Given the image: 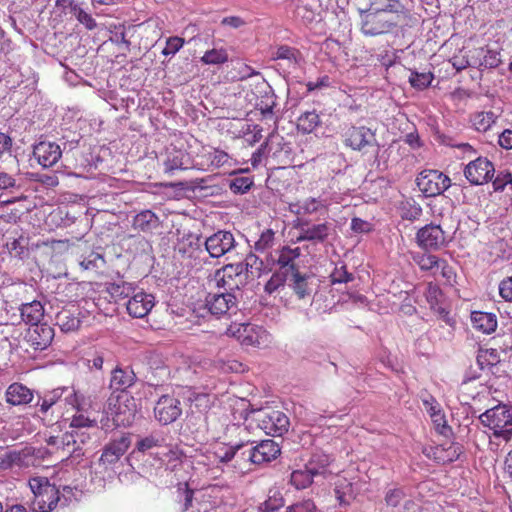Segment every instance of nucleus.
Here are the masks:
<instances>
[{
  "label": "nucleus",
  "instance_id": "nucleus-39",
  "mask_svg": "<svg viewBox=\"0 0 512 512\" xmlns=\"http://www.w3.org/2000/svg\"><path fill=\"white\" fill-rule=\"evenodd\" d=\"M159 219L151 210H144L133 218V228L142 232H151L157 228Z\"/></svg>",
  "mask_w": 512,
  "mask_h": 512
},
{
  "label": "nucleus",
  "instance_id": "nucleus-35",
  "mask_svg": "<svg viewBox=\"0 0 512 512\" xmlns=\"http://www.w3.org/2000/svg\"><path fill=\"white\" fill-rule=\"evenodd\" d=\"M334 493L339 504L344 506L350 505L356 497L353 483L345 477H339L337 479Z\"/></svg>",
  "mask_w": 512,
  "mask_h": 512
},
{
  "label": "nucleus",
  "instance_id": "nucleus-18",
  "mask_svg": "<svg viewBox=\"0 0 512 512\" xmlns=\"http://www.w3.org/2000/svg\"><path fill=\"white\" fill-rule=\"evenodd\" d=\"M131 444L129 435L122 434L117 438L111 439L102 450L99 463L105 467L117 463L127 452Z\"/></svg>",
  "mask_w": 512,
  "mask_h": 512
},
{
  "label": "nucleus",
  "instance_id": "nucleus-15",
  "mask_svg": "<svg viewBox=\"0 0 512 512\" xmlns=\"http://www.w3.org/2000/svg\"><path fill=\"white\" fill-rule=\"evenodd\" d=\"M295 227L299 230V235L296 238L297 242L323 243L332 231V225L328 222L311 224L308 220H300Z\"/></svg>",
  "mask_w": 512,
  "mask_h": 512
},
{
  "label": "nucleus",
  "instance_id": "nucleus-17",
  "mask_svg": "<svg viewBox=\"0 0 512 512\" xmlns=\"http://www.w3.org/2000/svg\"><path fill=\"white\" fill-rule=\"evenodd\" d=\"M235 238L230 231L219 230L204 241L205 251L212 258H220L235 247Z\"/></svg>",
  "mask_w": 512,
  "mask_h": 512
},
{
  "label": "nucleus",
  "instance_id": "nucleus-8",
  "mask_svg": "<svg viewBox=\"0 0 512 512\" xmlns=\"http://www.w3.org/2000/svg\"><path fill=\"white\" fill-rule=\"evenodd\" d=\"M77 435L74 433H63L58 436H50L46 439L48 447H43L46 453L43 455V461L52 455H56L60 461L66 460L72 456H81Z\"/></svg>",
  "mask_w": 512,
  "mask_h": 512
},
{
  "label": "nucleus",
  "instance_id": "nucleus-28",
  "mask_svg": "<svg viewBox=\"0 0 512 512\" xmlns=\"http://www.w3.org/2000/svg\"><path fill=\"white\" fill-rule=\"evenodd\" d=\"M229 160L226 152L219 149L204 150L196 157V166L204 171L224 166Z\"/></svg>",
  "mask_w": 512,
  "mask_h": 512
},
{
  "label": "nucleus",
  "instance_id": "nucleus-9",
  "mask_svg": "<svg viewBox=\"0 0 512 512\" xmlns=\"http://www.w3.org/2000/svg\"><path fill=\"white\" fill-rule=\"evenodd\" d=\"M416 184L426 197H436L451 186V179L439 170L425 169L417 175Z\"/></svg>",
  "mask_w": 512,
  "mask_h": 512
},
{
  "label": "nucleus",
  "instance_id": "nucleus-46",
  "mask_svg": "<svg viewBox=\"0 0 512 512\" xmlns=\"http://www.w3.org/2000/svg\"><path fill=\"white\" fill-rule=\"evenodd\" d=\"M56 321L60 329L64 332L75 331L80 326V320L69 310L60 311L56 315Z\"/></svg>",
  "mask_w": 512,
  "mask_h": 512
},
{
  "label": "nucleus",
  "instance_id": "nucleus-58",
  "mask_svg": "<svg viewBox=\"0 0 512 512\" xmlns=\"http://www.w3.org/2000/svg\"><path fill=\"white\" fill-rule=\"evenodd\" d=\"M72 14L86 27V29L93 30L96 28L97 24L95 19L89 13L85 12L79 5H77V7H73Z\"/></svg>",
  "mask_w": 512,
  "mask_h": 512
},
{
  "label": "nucleus",
  "instance_id": "nucleus-33",
  "mask_svg": "<svg viewBox=\"0 0 512 512\" xmlns=\"http://www.w3.org/2000/svg\"><path fill=\"white\" fill-rule=\"evenodd\" d=\"M20 314L22 320L26 324L38 325L42 324V320L45 315L44 306L40 301L33 300L28 303H24L20 307Z\"/></svg>",
  "mask_w": 512,
  "mask_h": 512
},
{
  "label": "nucleus",
  "instance_id": "nucleus-23",
  "mask_svg": "<svg viewBox=\"0 0 512 512\" xmlns=\"http://www.w3.org/2000/svg\"><path fill=\"white\" fill-rule=\"evenodd\" d=\"M417 243L425 250H438L446 243L445 233L439 225L429 224L416 235Z\"/></svg>",
  "mask_w": 512,
  "mask_h": 512
},
{
  "label": "nucleus",
  "instance_id": "nucleus-6",
  "mask_svg": "<svg viewBox=\"0 0 512 512\" xmlns=\"http://www.w3.org/2000/svg\"><path fill=\"white\" fill-rule=\"evenodd\" d=\"M225 334L247 347H265L270 342V334L262 326L252 323H232Z\"/></svg>",
  "mask_w": 512,
  "mask_h": 512
},
{
  "label": "nucleus",
  "instance_id": "nucleus-59",
  "mask_svg": "<svg viewBox=\"0 0 512 512\" xmlns=\"http://www.w3.org/2000/svg\"><path fill=\"white\" fill-rule=\"evenodd\" d=\"M317 507L312 499H302L286 507L285 512H316Z\"/></svg>",
  "mask_w": 512,
  "mask_h": 512
},
{
  "label": "nucleus",
  "instance_id": "nucleus-64",
  "mask_svg": "<svg viewBox=\"0 0 512 512\" xmlns=\"http://www.w3.org/2000/svg\"><path fill=\"white\" fill-rule=\"evenodd\" d=\"M499 295L507 302H512V275L499 284Z\"/></svg>",
  "mask_w": 512,
  "mask_h": 512
},
{
  "label": "nucleus",
  "instance_id": "nucleus-42",
  "mask_svg": "<svg viewBox=\"0 0 512 512\" xmlns=\"http://www.w3.org/2000/svg\"><path fill=\"white\" fill-rule=\"evenodd\" d=\"M476 360L480 369H491L500 362V354L494 348H480Z\"/></svg>",
  "mask_w": 512,
  "mask_h": 512
},
{
  "label": "nucleus",
  "instance_id": "nucleus-19",
  "mask_svg": "<svg viewBox=\"0 0 512 512\" xmlns=\"http://www.w3.org/2000/svg\"><path fill=\"white\" fill-rule=\"evenodd\" d=\"M206 307L212 315L217 317L230 315L237 310V298L233 293L225 291L210 293L206 297Z\"/></svg>",
  "mask_w": 512,
  "mask_h": 512
},
{
  "label": "nucleus",
  "instance_id": "nucleus-11",
  "mask_svg": "<svg viewBox=\"0 0 512 512\" xmlns=\"http://www.w3.org/2000/svg\"><path fill=\"white\" fill-rule=\"evenodd\" d=\"M203 245L200 235L183 234L175 245V251L183 261H187V265L195 266L201 262V256L204 254Z\"/></svg>",
  "mask_w": 512,
  "mask_h": 512
},
{
  "label": "nucleus",
  "instance_id": "nucleus-7",
  "mask_svg": "<svg viewBox=\"0 0 512 512\" xmlns=\"http://www.w3.org/2000/svg\"><path fill=\"white\" fill-rule=\"evenodd\" d=\"M108 413L116 426H130L136 415V403L133 396L122 393L108 399Z\"/></svg>",
  "mask_w": 512,
  "mask_h": 512
},
{
  "label": "nucleus",
  "instance_id": "nucleus-25",
  "mask_svg": "<svg viewBox=\"0 0 512 512\" xmlns=\"http://www.w3.org/2000/svg\"><path fill=\"white\" fill-rule=\"evenodd\" d=\"M33 156L42 167L49 168L59 161L62 151L54 142L41 141L34 146Z\"/></svg>",
  "mask_w": 512,
  "mask_h": 512
},
{
  "label": "nucleus",
  "instance_id": "nucleus-31",
  "mask_svg": "<svg viewBox=\"0 0 512 512\" xmlns=\"http://www.w3.org/2000/svg\"><path fill=\"white\" fill-rule=\"evenodd\" d=\"M33 391L22 383L10 384L5 392V400L12 406L26 405L33 400Z\"/></svg>",
  "mask_w": 512,
  "mask_h": 512
},
{
  "label": "nucleus",
  "instance_id": "nucleus-40",
  "mask_svg": "<svg viewBox=\"0 0 512 512\" xmlns=\"http://www.w3.org/2000/svg\"><path fill=\"white\" fill-rule=\"evenodd\" d=\"M321 124L319 114L313 111H306L297 118V130L302 134H310Z\"/></svg>",
  "mask_w": 512,
  "mask_h": 512
},
{
  "label": "nucleus",
  "instance_id": "nucleus-63",
  "mask_svg": "<svg viewBox=\"0 0 512 512\" xmlns=\"http://www.w3.org/2000/svg\"><path fill=\"white\" fill-rule=\"evenodd\" d=\"M508 184H512V173L509 171H500L493 181L495 191H503Z\"/></svg>",
  "mask_w": 512,
  "mask_h": 512
},
{
  "label": "nucleus",
  "instance_id": "nucleus-45",
  "mask_svg": "<svg viewBox=\"0 0 512 512\" xmlns=\"http://www.w3.org/2000/svg\"><path fill=\"white\" fill-rule=\"evenodd\" d=\"M228 60V52L223 47L207 50L200 58V61L205 65H222L228 62Z\"/></svg>",
  "mask_w": 512,
  "mask_h": 512
},
{
  "label": "nucleus",
  "instance_id": "nucleus-29",
  "mask_svg": "<svg viewBox=\"0 0 512 512\" xmlns=\"http://www.w3.org/2000/svg\"><path fill=\"white\" fill-rule=\"evenodd\" d=\"M9 236L6 241V248L13 257L24 259L29 254V238L20 230L8 232Z\"/></svg>",
  "mask_w": 512,
  "mask_h": 512
},
{
  "label": "nucleus",
  "instance_id": "nucleus-12",
  "mask_svg": "<svg viewBox=\"0 0 512 512\" xmlns=\"http://www.w3.org/2000/svg\"><path fill=\"white\" fill-rule=\"evenodd\" d=\"M54 338V329L47 323L30 326L23 338L25 349L33 351H42L50 346Z\"/></svg>",
  "mask_w": 512,
  "mask_h": 512
},
{
  "label": "nucleus",
  "instance_id": "nucleus-49",
  "mask_svg": "<svg viewBox=\"0 0 512 512\" xmlns=\"http://www.w3.org/2000/svg\"><path fill=\"white\" fill-rule=\"evenodd\" d=\"M433 79L434 76L431 72H412L409 76V82L411 86L418 90L427 88Z\"/></svg>",
  "mask_w": 512,
  "mask_h": 512
},
{
  "label": "nucleus",
  "instance_id": "nucleus-24",
  "mask_svg": "<svg viewBox=\"0 0 512 512\" xmlns=\"http://www.w3.org/2000/svg\"><path fill=\"white\" fill-rule=\"evenodd\" d=\"M328 464L327 457H325L324 463L319 467H316L314 460H311L304 470H295L291 473L290 483L297 489H305L312 484L315 476L325 473Z\"/></svg>",
  "mask_w": 512,
  "mask_h": 512
},
{
  "label": "nucleus",
  "instance_id": "nucleus-4",
  "mask_svg": "<svg viewBox=\"0 0 512 512\" xmlns=\"http://www.w3.org/2000/svg\"><path fill=\"white\" fill-rule=\"evenodd\" d=\"M33 493L31 509L33 512H51L60 500L59 489L46 477H33L29 480Z\"/></svg>",
  "mask_w": 512,
  "mask_h": 512
},
{
  "label": "nucleus",
  "instance_id": "nucleus-38",
  "mask_svg": "<svg viewBox=\"0 0 512 512\" xmlns=\"http://www.w3.org/2000/svg\"><path fill=\"white\" fill-rule=\"evenodd\" d=\"M498 118L499 114L493 111H479L471 115L470 121L476 131L485 133L491 129Z\"/></svg>",
  "mask_w": 512,
  "mask_h": 512
},
{
  "label": "nucleus",
  "instance_id": "nucleus-52",
  "mask_svg": "<svg viewBox=\"0 0 512 512\" xmlns=\"http://www.w3.org/2000/svg\"><path fill=\"white\" fill-rule=\"evenodd\" d=\"M274 59H283L288 60L293 63L298 62V56L300 55V52L293 47L287 46V45H281L277 47L276 51L273 54Z\"/></svg>",
  "mask_w": 512,
  "mask_h": 512
},
{
  "label": "nucleus",
  "instance_id": "nucleus-21",
  "mask_svg": "<svg viewBox=\"0 0 512 512\" xmlns=\"http://www.w3.org/2000/svg\"><path fill=\"white\" fill-rule=\"evenodd\" d=\"M346 147L361 151L372 144L374 133L366 126H349L342 134Z\"/></svg>",
  "mask_w": 512,
  "mask_h": 512
},
{
  "label": "nucleus",
  "instance_id": "nucleus-13",
  "mask_svg": "<svg viewBox=\"0 0 512 512\" xmlns=\"http://www.w3.org/2000/svg\"><path fill=\"white\" fill-rule=\"evenodd\" d=\"M494 173V165L486 157H478L470 161L464 169L465 178L473 185H482L489 182Z\"/></svg>",
  "mask_w": 512,
  "mask_h": 512
},
{
  "label": "nucleus",
  "instance_id": "nucleus-14",
  "mask_svg": "<svg viewBox=\"0 0 512 512\" xmlns=\"http://www.w3.org/2000/svg\"><path fill=\"white\" fill-rule=\"evenodd\" d=\"M289 419L278 410L264 411L259 414L258 425L267 435L282 436L289 428Z\"/></svg>",
  "mask_w": 512,
  "mask_h": 512
},
{
  "label": "nucleus",
  "instance_id": "nucleus-41",
  "mask_svg": "<svg viewBox=\"0 0 512 512\" xmlns=\"http://www.w3.org/2000/svg\"><path fill=\"white\" fill-rule=\"evenodd\" d=\"M186 169H188V155L181 150L170 153L164 161L165 173L172 174L176 170Z\"/></svg>",
  "mask_w": 512,
  "mask_h": 512
},
{
  "label": "nucleus",
  "instance_id": "nucleus-34",
  "mask_svg": "<svg viewBox=\"0 0 512 512\" xmlns=\"http://www.w3.org/2000/svg\"><path fill=\"white\" fill-rule=\"evenodd\" d=\"M412 259L421 271L429 272L435 278L438 277L439 269L445 260L444 258L425 252L414 254Z\"/></svg>",
  "mask_w": 512,
  "mask_h": 512
},
{
  "label": "nucleus",
  "instance_id": "nucleus-43",
  "mask_svg": "<svg viewBox=\"0 0 512 512\" xmlns=\"http://www.w3.org/2000/svg\"><path fill=\"white\" fill-rule=\"evenodd\" d=\"M105 265L106 260L104 256L94 251L80 261V266L83 270L91 271L96 274L101 273Z\"/></svg>",
  "mask_w": 512,
  "mask_h": 512
},
{
  "label": "nucleus",
  "instance_id": "nucleus-20",
  "mask_svg": "<svg viewBox=\"0 0 512 512\" xmlns=\"http://www.w3.org/2000/svg\"><path fill=\"white\" fill-rule=\"evenodd\" d=\"M181 413L180 401L170 395L161 396L154 407L155 418L163 425L176 421Z\"/></svg>",
  "mask_w": 512,
  "mask_h": 512
},
{
  "label": "nucleus",
  "instance_id": "nucleus-27",
  "mask_svg": "<svg viewBox=\"0 0 512 512\" xmlns=\"http://www.w3.org/2000/svg\"><path fill=\"white\" fill-rule=\"evenodd\" d=\"M280 454V448L273 440H263L247 454L248 460L253 464H262L274 460Z\"/></svg>",
  "mask_w": 512,
  "mask_h": 512
},
{
  "label": "nucleus",
  "instance_id": "nucleus-61",
  "mask_svg": "<svg viewBox=\"0 0 512 512\" xmlns=\"http://www.w3.org/2000/svg\"><path fill=\"white\" fill-rule=\"evenodd\" d=\"M185 44V40L178 36L169 37L166 40V46L162 50V54L165 56L176 54Z\"/></svg>",
  "mask_w": 512,
  "mask_h": 512
},
{
  "label": "nucleus",
  "instance_id": "nucleus-56",
  "mask_svg": "<svg viewBox=\"0 0 512 512\" xmlns=\"http://www.w3.org/2000/svg\"><path fill=\"white\" fill-rule=\"evenodd\" d=\"M439 276L443 279V283L445 285L453 286L454 283H456V271L454 267L451 266L446 259L444 260L439 269L438 277Z\"/></svg>",
  "mask_w": 512,
  "mask_h": 512
},
{
  "label": "nucleus",
  "instance_id": "nucleus-54",
  "mask_svg": "<svg viewBox=\"0 0 512 512\" xmlns=\"http://www.w3.org/2000/svg\"><path fill=\"white\" fill-rule=\"evenodd\" d=\"M425 297L431 309H436L442 298V291L435 283L430 282L425 291Z\"/></svg>",
  "mask_w": 512,
  "mask_h": 512
},
{
  "label": "nucleus",
  "instance_id": "nucleus-36",
  "mask_svg": "<svg viewBox=\"0 0 512 512\" xmlns=\"http://www.w3.org/2000/svg\"><path fill=\"white\" fill-rule=\"evenodd\" d=\"M134 288L130 283L121 281L119 283H109L106 286L104 293L106 294L105 299L109 298V301L118 303L134 293Z\"/></svg>",
  "mask_w": 512,
  "mask_h": 512
},
{
  "label": "nucleus",
  "instance_id": "nucleus-10",
  "mask_svg": "<svg viewBox=\"0 0 512 512\" xmlns=\"http://www.w3.org/2000/svg\"><path fill=\"white\" fill-rule=\"evenodd\" d=\"M247 278L246 266L243 263L225 265L215 273L217 286L230 293L240 290L246 284Z\"/></svg>",
  "mask_w": 512,
  "mask_h": 512
},
{
  "label": "nucleus",
  "instance_id": "nucleus-50",
  "mask_svg": "<svg viewBox=\"0 0 512 512\" xmlns=\"http://www.w3.org/2000/svg\"><path fill=\"white\" fill-rule=\"evenodd\" d=\"M287 278L288 275L285 272H282L280 270L274 272L264 286L265 292H267L268 294L274 293L280 287L284 286Z\"/></svg>",
  "mask_w": 512,
  "mask_h": 512
},
{
  "label": "nucleus",
  "instance_id": "nucleus-3",
  "mask_svg": "<svg viewBox=\"0 0 512 512\" xmlns=\"http://www.w3.org/2000/svg\"><path fill=\"white\" fill-rule=\"evenodd\" d=\"M483 426L493 431V436L505 442L512 440V405L498 404L479 416Z\"/></svg>",
  "mask_w": 512,
  "mask_h": 512
},
{
  "label": "nucleus",
  "instance_id": "nucleus-2",
  "mask_svg": "<svg viewBox=\"0 0 512 512\" xmlns=\"http://www.w3.org/2000/svg\"><path fill=\"white\" fill-rule=\"evenodd\" d=\"M384 9L364 10L360 13V30L365 36H379L393 32L398 26V14L404 9L400 2L387 4Z\"/></svg>",
  "mask_w": 512,
  "mask_h": 512
},
{
  "label": "nucleus",
  "instance_id": "nucleus-30",
  "mask_svg": "<svg viewBox=\"0 0 512 512\" xmlns=\"http://www.w3.org/2000/svg\"><path fill=\"white\" fill-rule=\"evenodd\" d=\"M247 442H239L235 444H227L221 441H216L210 446L209 453L218 463L226 464L230 462L237 452L244 447Z\"/></svg>",
  "mask_w": 512,
  "mask_h": 512
},
{
  "label": "nucleus",
  "instance_id": "nucleus-1",
  "mask_svg": "<svg viewBox=\"0 0 512 512\" xmlns=\"http://www.w3.org/2000/svg\"><path fill=\"white\" fill-rule=\"evenodd\" d=\"M62 402L78 411L91 408L90 399L79 394L74 388L58 387L39 397L36 404L37 413L43 419L52 422L56 418L54 416L56 409L61 407Z\"/></svg>",
  "mask_w": 512,
  "mask_h": 512
},
{
  "label": "nucleus",
  "instance_id": "nucleus-44",
  "mask_svg": "<svg viewBox=\"0 0 512 512\" xmlns=\"http://www.w3.org/2000/svg\"><path fill=\"white\" fill-rule=\"evenodd\" d=\"M291 277V287L296 296L299 299H305L306 297H310L312 293V288L308 283L309 277L306 275H302L300 272L292 275Z\"/></svg>",
  "mask_w": 512,
  "mask_h": 512
},
{
  "label": "nucleus",
  "instance_id": "nucleus-48",
  "mask_svg": "<svg viewBox=\"0 0 512 512\" xmlns=\"http://www.w3.org/2000/svg\"><path fill=\"white\" fill-rule=\"evenodd\" d=\"M89 408H87L85 411H78L75 410V414L71 418L70 427L81 429V428H89V427H96L97 421L95 418H90L88 415L85 414V412L88 411Z\"/></svg>",
  "mask_w": 512,
  "mask_h": 512
},
{
  "label": "nucleus",
  "instance_id": "nucleus-26",
  "mask_svg": "<svg viewBox=\"0 0 512 512\" xmlns=\"http://www.w3.org/2000/svg\"><path fill=\"white\" fill-rule=\"evenodd\" d=\"M154 304V296L152 294L139 291L130 296L126 303V309L130 316L143 318L148 315Z\"/></svg>",
  "mask_w": 512,
  "mask_h": 512
},
{
  "label": "nucleus",
  "instance_id": "nucleus-37",
  "mask_svg": "<svg viewBox=\"0 0 512 512\" xmlns=\"http://www.w3.org/2000/svg\"><path fill=\"white\" fill-rule=\"evenodd\" d=\"M135 382V374L132 370L115 368L112 372L110 379L111 388L124 391L127 388L131 387Z\"/></svg>",
  "mask_w": 512,
  "mask_h": 512
},
{
  "label": "nucleus",
  "instance_id": "nucleus-47",
  "mask_svg": "<svg viewBox=\"0 0 512 512\" xmlns=\"http://www.w3.org/2000/svg\"><path fill=\"white\" fill-rule=\"evenodd\" d=\"M275 241L276 232L271 228H267L261 232L258 240L254 244V249L260 253L267 252L275 245Z\"/></svg>",
  "mask_w": 512,
  "mask_h": 512
},
{
  "label": "nucleus",
  "instance_id": "nucleus-32",
  "mask_svg": "<svg viewBox=\"0 0 512 512\" xmlns=\"http://www.w3.org/2000/svg\"><path fill=\"white\" fill-rule=\"evenodd\" d=\"M471 323L475 330L484 334H491L497 329V316L491 312L473 311Z\"/></svg>",
  "mask_w": 512,
  "mask_h": 512
},
{
  "label": "nucleus",
  "instance_id": "nucleus-22",
  "mask_svg": "<svg viewBox=\"0 0 512 512\" xmlns=\"http://www.w3.org/2000/svg\"><path fill=\"white\" fill-rule=\"evenodd\" d=\"M276 264L288 276L299 273L302 250L300 247L283 246L277 251Z\"/></svg>",
  "mask_w": 512,
  "mask_h": 512
},
{
  "label": "nucleus",
  "instance_id": "nucleus-5",
  "mask_svg": "<svg viewBox=\"0 0 512 512\" xmlns=\"http://www.w3.org/2000/svg\"><path fill=\"white\" fill-rule=\"evenodd\" d=\"M43 447L25 446L20 450H8L0 456V470L27 469L43 464Z\"/></svg>",
  "mask_w": 512,
  "mask_h": 512
},
{
  "label": "nucleus",
  "instance_id": "nucleus-62",
  "mask_svg": "<svg viewBox=\"0 0 512 512\" xmlns=\"http://www.w3.org/2000/svg\"><path fill=\"white\" fill-rule=\"evenodd\" d=\"M435 429L438 433L446 435L450 431V427L447 425L446 417L443 410L437 411V413L430 416Z\"/></svg>",
  "mask_w": 512,
  "mask_h": 512
},
{
  "label": "nucleus",
  "instance_id": "nucleus-53",
  "mask_svg": "<svg viewBox=\"0 0 512 512\" xmlns=\"http://www.w3.org/2000/svg\"><path fill=\"white\" fill-rule=\"evenodd\" d=\"M296 206L297 210L295 212L297 214H313L322 207V203L316 198L309 197L298 203Z\"/></svg>",
  "mask_w": 512,
  "mask_h": 512
},
{
  "label": "nucleus",
  "instance_id": "nucleus-60",
  "mask_svg": "<svg viewBox=\"0 0 512 512\" xmlns=\"http://www.w3.org/2000/svg\"><path fill=\"white\" fill-rule=\"evenodd\" d=\"M253 185V180L250 177L241 176L234 178L230 183V189L234 193H245Z\"/></svg>",
  "mask_w": 512,
  "mask_h": 512
},
{
  "label": "nucleus",
  "instance_id": "nucleus-51",
  "mask_svg": "<svg viewBox=\"0 0 512 512\" xmlns=\"http://www.w3.org/2000/svg\"><path fill=\"white\" fill-rule=\"evenodd\" d=\"M331 282L336 283H348L354 279L353 274L347 271V267L344 263L337 264L334 270L330 274Z\"/></svg>",
  "mask_w": 512,
  "mask_h": 512
},
{
  "label": "nucleus",
  "instance_id": "nucleus-57",
  "mask_svg": "<svg viewBox=\"0 0 512 512\" xmlns=\"http://www.w3.org/2000/svg\"><path fill=\"white\" fill-rule=\"evenodd\" d=\"M217 367L224 373H241L245 370L243 363L236 359H220L217 361Z\"/></svg>",
  "mask_w": 512,
  "mask_h": 512
},
{
  "label": "nucleus",
  "instance_id": "nucleus-55",
  "mask_svg": "<svg viewBox=\"0 0 512 512\" xmlns=\"http://www.w3.org/2000/svg\"><path fill=\"white\" fill-rule=\"evenodd\" d=\"M406 497V493L403 488L395 487L389 489L385 495V503L388 507H397L400 505L402 500Z\"/></svg>",
  "mask_w": 512,
  "mask_h": 512
},
{
  "label": "nucleus",
  "instance_id": "nucleus-16",
  "mask_svg": "<svg viewBox=\"0 0 512 512\" xmlns=\"http://www.w3.org/2000/svg\"><path fill=\"white\" fill-rule=\"evenodd\" d=\"M423 454L438 464H449L456 461L462 453L459 443L447 441L443 444L423 448Z\"/></svg>",
  "mask_w": 512,
  "mask_h": 512
}]
</instances>
